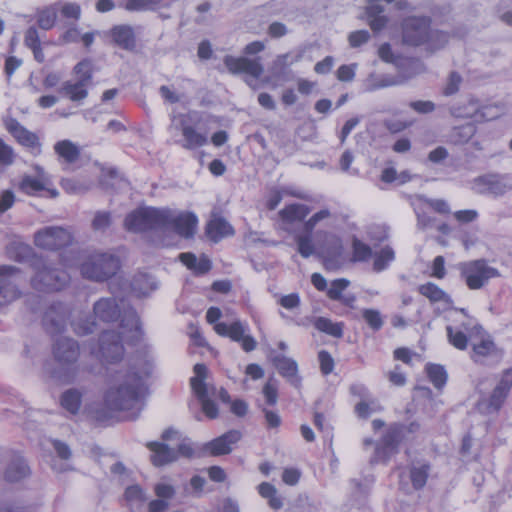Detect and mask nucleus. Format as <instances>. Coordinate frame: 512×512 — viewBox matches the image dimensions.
<instances>
[{"instance_id":"obj_1","label":"nucleus","mask_w":512,"mask_h":512,"mask_svg":"<svg viewBox=\"0 0 512 512\" xmlns=\"http://www.w3.org/2000/svg\"><path fill=\"white\" fill-rule=\"evenodd\" d=\"M152 372L153 363L149 359H133L125 370L116 373L115 383L104 396L105 407L113 412H125L127 419H136L143 408L147 379Z\"/></svg>"},{"instance_id":"obj_2","label":"nucleus","mask_w":512,"mask_h":512,"mask_svg":"<svg viewBox=\"0 0 512 512\" xmlns=\"http://www.w3.org/2000/svg\"><path fill=\"white\" fill-rule=\"evenodd\" d=\"M215 117L200 111L172 113L168 132L175 144L186 150H196L209 143L211 125Z\"/></svg>"},{"instance_id":"obj_3","label":"nucleus","mask_w":512,"mask_h":512,"mask_svg":"<svg viewBox=\"0 0 512 512\" xmlns=\"http://www.w3.org/2000/svg\"><path fill=\"white\" fill-rule=\"evenodd\" d=\"M120 327L122 329L121 335L111 330L102 332L98 348H92L91 354L101 357L107 363L120 361L124 355L122 341L135 343L142 336L139 317L135 310L125 313Z\"/></svg>"},{"instance_id":"obj_4","label":"nucleus","mask_w":512,"mask_h":512,"mask_svg":"<svg viewBox=\"0 0 512 512\" xmlns=\"http://www.w3.org/2000/svg\"><path fill=\"white\" fill-rule=\"evenodd\" d=\"M402 38L411 46L426 45L430 51L442 48L448 42V35L442 31L430 29L427 17H409L402 23Z\"/></svg>"},{"instance_id":"obj_5","label":"nucleus","mask_w":512,"mask_h":512,"mask_svg":"<svg viewBox=\"0 0 512 512\" xmlns=\"http://www.w3.org/2000/svg\"><path fill=\"white\" fill-rule=\"evenodd\" d=\"M221 316L222 312L218 307H210L206 313V320L209 324H214V330L218 335L228 337L232 341L239 343L245 352L253 351L257 346V342L249 334L248 324L240 320H235L229 324L218 322Z\"/></svg>"},{"instance_id":"obj_6","label":"nucleus","mask_w":512,"mask_h":512,"mask_svg":"<svg viewBox=\"0 0 512 512\" xmlns=\"http://www.w3.org/2000/svg\"><path fill=\"white\" fill-rule=\"evenodd\" d=\"M118 256L108 252L90 254L81 264L80 271L84 278L102 282L114 276L120 269Z\"/></svg>"},{"instance_id":"obj_7","label":"nucleus","mask_w":512,"mask_h":512,"mask_svg":"<svg viewBox=\"0 0 512 512\" xmlns=\"http://www.w3.org/2000/svg\"><path fill=\"white\" fill-rule=\"evenodd\" d=\"M170 210L152 207L138 208L129 213L124 220V227L130 232H143L167 228Z\"/></svg>"},{"instance_id":"obj_8","label":"nucleus","mask_w":512,"mask_h":512,"mask_svg":"<svg viewBox=\"0 0 512 512\" xmlns=\"http://www.w3.org/2000/svg\"><path fill=\"white\" fill-rule=\"evenodd\" d=\"M35 275L31 279L34 289L43 292L58 291L69 282V275L66 271L53 268L43 259L33 261Z\"/></svg>"},{"instance_id":"obj_9","label":"nucleus","mask_w":512,"mask_h":512,"mask_svg":"<svg viewBox=\"0 0 512 512\" xmlns=\"http://www.w3.org/2000/svg\"><path fill=\"white\" fill-rule=\"evenodd\" d=\"M459 271L461 278L471 290L481 289L490 279L500 277L498 269L490 266L484 259L460 263Z\"/></svg>"},{"instance_id":"obj_10","label":"nucleus","mask_w":512,"mask_h":512,"mask_svg":"<svg viewBox=\"0 0 512 512\" xmlns=\"http://www.w3.org/2000/svg\"><path fill=\"white\" fill-rule=\"evenodd\" d=\"M35 175H23L16 185L21 193L27 196H39L41 192H46L51 198H56L59 193L52 187V181L49 174L39 165H34Z\"/></svg>"},{"instance_id":"obj_11","label":"nucleus","mask_w":512,"mask_h":512,"mask_svg":"<svg viewBox=\"0 0 512 512\" xmlns=\"http://www.w3.org/2000/svg\"><path fill=\"white\" fill-rule=\"evenodd\" d=\"M194 376L190 379L191 388L201 404V409L206 417L215 419L219 415L217 404L210 398V389L205 383L207 367L198 363L194 366Z\"/></svg>"},{"instance_id":"obj_12","label":"nucleus","mask_w":512,"mask_h":512,"mask_svg":"<svg viewBox=\"0 0 512 512\" xmlns=\"http://www.w3.org/2000/svg\"><path fill=\"white\" fill-rule=\"evenodd\" d=\"M24 281V274L18 267L0 266V306L7 305L21 296L20 285Z\"/></svg>"},{"instance_id":"obj_13","label":"nucleus","mask_w":512,"mask_h":512,"mask_svg":"<svg viewBox=\"0 0 512 512\" xmlns=\"http://www.w3.org/2000/svg\"><path fill=\"white\" fill-rule=\"evenodd\" d=\"M512 388V369H506L488 398L478 401V410L485 415L496 414L503 406Z\"/></svg>"},{"instance_id":"obj_14","label":"nucleus","mask_w":512,"mask_h":512,"mask_svg":"<svg viewBox=\"0 0 512 512\" xmlns=\"http://www.w3.org/2000/svg\"><path fill=\"white\" fill-rule=\"evenodd\" d=\"M71 232L61 226H47L34 234L37 247L46 250H59L72 243Z\"/></svg>"},{"instance_id":"obj_15","label":"nucleus","mask_w":512,"mask_h":512,"mask_svg":"<svg viewBox=\"0 0 512 512\" xmlns=\"http://www.w3.org/2000/svg\"><path fill=\"white\" fill-rule=\"evenodd\" d=\"M133 310L125 308L124 300L117 296L103 297L93 305V313L102 322H114L123 319L126 312Z\"/></svg>"},{"instance_id":"obj_16","label":"nucleus","mask_w":512,"mask_h":512,"mask_svg":"<svg viewBox=\"0 0 512 512\" xmlns=\"http://www.w3.org/2000/svg\"><path fill=\"white\" fill-rule=\"evenodd\" d=\"M224 64L229 70V72L233 74L237 73H246L253 79H247L246 83L252 87L256 88L255 81L262 75L264 68L260 62V58L249 59L246 57H233L227 55L224 58Z\"/></svg>"},{"instance_id":"obj_17","label":"nucleus","mask_w":512,"mask_h":512,"mask_svg":"<svg viewBox=\"0 0 512 512\" xmlns=\"http://www.w3.org/2000/svg\"><path fill=\"white\" fill-rule=\"evenodd\" d=\"M402 439V425L394 423L386 430L381 441L376 445L374 462H385L393 454L397 453Z\"/></svg>"},{"instance_id":"obj_18","label":"nucleus","mask_w":512,"mask_h":512,"mask_svg":"<svg viewBox=\"0 0 512 512\" xmlns=\"http://www.w3.org/2000/svg\"><path fill=\"white\" fill-rule=\"evenodd\" d=\"M450 113L457 118H471L477 122L487 121L496 118L492 113V107L480 106L479 101L470 98L466 102L458 103L450 107Z\"/></svg>"},{"instance_id":"obj_19","label":"nucleus","mask_w":512,"mask_h":512,"mask_svg":"<svg viewBox=\"0 0 512 512\" xmlns=\"http://www.w3.org/2000/svg\"><path fill=\"white\" fill-rule=\"evenodd\" d=\"M471 189L477 194L501 196L511 189V185L503 175L485 174L473 179Z\"/></svg>"},{"instance_id":"obj_20","label":"nucleus","mask_w":512,"mask_h":512,"mask_svg":"<svg viewBox=\"0 0 512 512\" xmlns=\"http://www.w3.org/2000/svg\"><path fill=\"white\" fill-rule=\"evenodd\" d=\"M70 313L69 307L63 303L51 304L43 316L45 330L52 335L63 332L67 326V319Z\"/></svg>"},{"instance_id":"obj_21","label":"nucleus","mask_w":512,"mask_h":512,"mask_svg":"<svg viewBox=\"0 0 512 512\" xmlns=\"http://www.w3.org/2000/svg\"><path fill=\"white\" fill-rule=\"evenodd\" d=\"M79 354V345L72 338L61 337L53 345V356L56 362L63 367L75 364Z\"/></svg>"},{"instance_id":"obj_22","label":"nucleus","mask_w":512,"mask_h":512,"mask_svg":"<svg viewBox=\"0 0 512 512\" xmlns=\"http://www.w3.org/2000/svg\"><path fill=\"white\" fill-rule=\"evenodd\" d=\"M242 434L238 430H230L204 445V450L212 456L229 454L233 445L240 441Z\"/></svg>"},{"instance_id":"obj_23","label":"nucleus","mask_w":512,"mask_h":512,"mask_svg":"<svg viewBox=\"0 0 512 512\" xmlns=\"http://www.w3.org/2000/svg\"><path fill=\"white\" fill-rule=\"evenodd\" d=\"M91 81V75L86 72L84 78H79L76 82L65 81L59 88V93L72 102H82L88 96L87 86Z\"/></svg>"},{"instance_id":"obj_24","label":"nucleus","mask_w":512,"mask_h":512,"mask_svg":"<svg viewBox=\"0 0 512 512\" xmlns=\"http://www.w3.org/2000/svg\"><path fill=\"white\" fill-rule=\"evenodd\" d=\"M197 226V217L193 213H180L174 216L170 212V219L167 227H172L177 234L190 238L194 235Z\"/></svg>"},{"instance_id":"obj_25","label":"nucleus","mask_w":512,"mask_h":512,"mask_svg":"<svg viewBox=\"0 0 512 512\" xmlns=\"http://www.w3.org/2000/svg\"><path fill=\"white\" fill-rule=\"evenodd\" d=\"M6 128L19 144L39 152L40 144L36 134L27 130L16 119H10L6 123Z\"/></svg>"},{"instance_id":"obj_26","label":"nucleus","mask_w":512,"mask_h":512,"mask_svg":"<svg viewBox=\"0 0 512 512\" xmlns=\"http://www.w3.org/2000/svg\"><path fill=\"white\" fill-rule=\"evenodd\" d=\"M154 493L157 499L148 503V512H165L169 507V500L175 496L176 490L172 485L160 482L154 486Z\"/></svg>"},{"instance_id":"obj_27","label":"nucleus","mask_w":512,"mask_h":512,"mask_svg":"<svg viewBox=\"0 0 512 512\" xmlns=\"http://www.w3.org/2000/svg\"><path fill=\"white\" fill-rule=\"evenodd\" d=\"M147 448L152 452L151 461L155 466H163L177 460V452L167 444L160 442H149Z\"/></svg>"},{"instance_id":"obj_28","label":"nucleus","mask_w":512,"mask_h":512,"mask_svg":"<svg viewBox=\"0 0 512 512\" xmlns=\"http://www.w3.org/2000/svg\"><path fill=\"white\" fill-rule=\"evenodd\" d=\"M132 293L137 297L147 296L158 288L155 278L145 272L135 274L130 282Z\"/></svg>"},{"instance_id":"obj_29","label":"nucleus","mask_w":512,"mask_h":512,"mask_svg":"<svg viewBox=\"0 0 512 512\" xmlns=\"http://www.w3.org/2000/svg\"><path fill=\"white\" fill-rule=\"evenodd\" d=\"M310 213V208L305 204L293 203L279 211V217L284 225L303 221Z\"/></svg>"},{"instance_id":"obj_30","label":"nucleus","mask_w":512,"mask_h":512,"mask_svg":"<svg viewBox=\"0 0 512 512\" xmlns=\"http://www.w3.org/2000/svg\"><path fill=\"white\" fill-rule=\"evenodd\" d=\"M367 18L371 29L375 32L382 30L387 24V17L382 15L384 7L380 4V0H367Z\"/></svg>"},{"instance_id":"obj_31","label":"nucleus","mask_w":512,"mask_h":512,"mask_svg":"<svg viewBox=\"0 0 512 512\" xmlns=\"http://www.w3.org/2000/svg\"><path fill=\"white\" fill-rule=\"evenodd\" d=\"M470 322H462L460 326L446 327L448 342L456 349L465 350L468 345L466 332L470 330Z\"/></svg>"},{"instance_id":"obj_32","label":"nucleus","mask_w":512,"mask_h":512,"mask_svg":"<svg viewBox=\"0 0 512 512\" xmlns=\"http://www.w3.org/2000/svg\"><path fill=\"white\" fill-rule=\"evenodd\" d=\"M206 233L214 242L234 234L233 227L222 217H213L207 224Z\"/></svg>"},{"instance_id":"obj_33","label":"nucleus","mask_w":512,"mask_h":512,"mask_svg":"<svg viewBox=\"0 0 512 512\" xmlns=\"http://www.w3.org/2000/svg\"><path fill=\"white\" fill-rule=\"evenodd\" d=\"M30 474V469L26 461L20 457H15L8 465L5 471V479L8 482H18Z\"/></svg>"},{"instance_id":"obj_34","label":"nucleus","mask_w":512,"mask_h":512,"mask_svg":"<svg viewBox=\"0 0 512 512\" xmlns=\"http://www.w3.org/2000/svg\"><path fill=\"white\" fill-rule=\"evenodd\" d=\"M401 83L397 77L371 73L364 82L365 91L372 92L378 89L396 86Z\"/></svg>"},{"instance_id":"obj_35","label":"nucleus","mask_w":512,"mask_h":512,"mask_svg":"<svg viewBox=\"0 0 512 512\" xmlns=\"http://www.w3.org/2000/svg\"><path fill=\"white\" fill-rule=\"evenodd\" d=\"M82 394L78 389L71 388L63 392L60 398V404L70 414L75 415L81 406Z\"/></svg>"},{"instance_id":"obj_36","label":"nucleus","mask_w":512,"mask_h":512,"mask_svg":"<svg viewBox=\"0 0 512 512\" xmlns=\"http://www.w3.org/2000/svg\"><path fill=\"white\" fill-rule=\"evenodd\" d=\"M112 37L117 45L124 49H131L135 45L133 29L126 25L116 26L112 29Z\"/></svg>"},{"instance_id":"obj_37","label":"nucleus","mask_w":512,"mask_h":512,"mask_svg":"<svg viewBox=\"0 0 512 512\" xmlns=\"http://www.w3.org/2000/svg\"><path fill=\"white\" fill-rule=\"evenodd\" d=\"M418 291L431 302H444L447 304L452 302L450 296L432 282L420 285Z\"/></svg>"},{"instance_id":"obj_38","label":"nucleus","mask_w":512,"mask_h":512,"mask_svg":"<svg viewBox=\"0 0 512 512\" xmlns=\"http://www.w3.org/2000/svg\"><path fill=\"white\" fill-rule=\"evenodd\" d=\"M55 152L67 163L75 162L80 156V150L70 140H61L54 145Z\"/></svg>"},{"instance_id":"obj_39","label":"nucleus","mask_w":512,"mask_h":512,"mask_svg":"<svg viewBox=\"0 0 512 512\" xmlns=\"http://www.w3.org/2000/svg\"><path fill=\"white\" fill-rule=\"evenodd\" d=\"M314 326L317 330L335 338H341L343 336L344 324L342 322H332L328 318L317 317L314 321Z\"/></svg>"},{"instance_id":"obj_40","label":"nucleus","mask_w":512,"mask_h":512,"mask_svg":"<svg viewBox=\"0 0 512 512\" xmlns=\"http://www.w3.org/2000/svg\"><path fill=\"white\" fill-rule=\"evenodd\" d=\"M430 472V465L422 463L413 465L410 469V479L414 489L419 490L423 488L427 482Z\"/></svg>"},{"instance_id":"obj_41","label":"nucleus","mask_w":512,"mask_h":512,"mask_svg":"<svg viewBox=\"0 0 512 512\" xmlns=\"http://www.w3.org/2000/svg\"><path fill=\"white\" fill-rule=\"evenodd\" d=\"M36 17L39 27L43 30H49L55 25L57 18V8L55 5H50L39 9L37 11Z\"/></svg>"},{"instance_id":"obj_42","label":"nucleus","mask_w":512,"mask_h":512,"mask_svg":"<svg viewBox=\"0 0 512 512\" xmlns=\"http://www.w3.org/2000/svg\"><path fill=\"white\" fill-rule=\"evenodd\" d=\"M295 241L297 244V250L299 254L308 258L315 253V245L312 239V232H305L303 234H299L295 237Z\"/></svg>"},{"instance_id":"obj_43","label":"nucleus","mask_w":512,"mask_h":512,"mask_svg":"<svg viewBox=\"0 0 512 512\" xmlns=\"http://www.w3.org/2000/svg\"><path fill=\"white\" fill-rule=\"evenodd\" d=\"M96 326L97 324L94 320H90L84 315H79L71 321L73 331L79 336L93 333L96 330Z\"/></svg>"},{"instance_id":"obj_44","label":"nucleus","mask_w":512,"mask_h":512,"mask_svg":"<svg viewBox=\"0 0 512 512\" xmlns=\"http://www.w3.org/2000/svg\"><path fill=\"white\" fill-rule=\"evenodd\" d=\"M426 373L435 388L441 389L447 382V373L443 366L438 364H427Z\"/></svg>"},{"instance_id":"obj_45","label":"nucleus","mask_w":512,"mask_h":512,"mask_svg":"<svg viewBox=\"0 0 512 512\" xmlns=\"http://www.w3.org/2000/svg\"><path fill=\"white\" fill-rule=\"evenodd\" d=\"M372 257V249L369 245L365 244L357 238L352 241V261L353 262H366Z\"/></svg>"},{"instance_id":"obj_46","label":"nucleus","mask_w":512,"mask_h":512,"mask_svg":"<svg viewBox=\"0 0 512 512\" xmlns=\"http://www.w3.org/2000/svg\"><path fill=\"white\" fill-rule=\"evenodd\" d=\"M275 366L279 373L287 378H293L297 374V364L294 360L285 356L275 358Z\"/></svg>"},{"instance_id":"obj_47","label":"nucleus","mask_w":512,"mask_h":512,"mask_svg":"<svg viewBox=\"0 0 512 512\" xmlns=\"http://www.w3.org/2000/svg\"><path fill=\"white\" fill-rule=\"evenodd\" d=\"M394 259V251L390 247H384L379 254L375 256L373 270L381 272L388 267V264Z\"/></svg>"},{"instance_id":"obj_48","label":"nucleus","mask_w":512,"mask_h":512,"mask_svg":"<svg viewBox=\"0 0 512 512\" xmlns=\"http://www.w3.org/2000/svg\"><path fill=\"white\" fill-rule=\"evenodd\" d=\"M362 317L374 331L380 330L383 326L384 322L381 313L376 309H364L362 311Z\"/></svg>"},{"instance_id":"obj_49","label":"nucleus","mask_w":512,"mask_h":512,"mask_svg":"<svg viewBox=\"0 0 512 512\" xmlns=\"http://www.w3.org/2000/svg\"><path fill=\"white\" fill-rule=\"evenodd\" d=\"M125 500L130 504H140L146 501L147 497L139 485H131L126 488Z\"/></svg>"},{"instance_id":"obj_50","label":"nucleus","mask_w":512,"mask_h":512,"mask_svg":"<svg viewBox=\"0 0 512 512\" xmlns=\"http://www.w3.org/2000/svg\"><path fill=\"white\" fill-rule=\"evenodd\" d=\"M349 280L340 278L333 280L330 287L327 289V296L331 300H337L342 298L343 291L349 286Z\"/></svg>"},{"instance_id":"obj_51","label":"nucleus","mask_w":512,"mask_h":512,"mask_svg":"<svg viewBox=\"0 0 512 512\" xmlns=\"http://www.w3.org/2000/svg\"><path fill=\"white\" fill-rule=\"evenodd\" d=\"M474 133L475 127L470 124L455 128L452 134V141L455 144L466 143L474 135Z\"/></svg>"},{"instance_id":"obj_52","label":"nucleus","mask_w":512,"mask_h":512,"mask_svg":"<svg viewBox=\"0 0 512 512\" xmlns=\"http://www.w3.org/2000/svg\"><path fill=\"white\" fill-rule=\"evenodd\" d=\"M462 83V77L459 73L453 71L449 74L447 82L443 88V94L445 96H451L459 91Z\"/></svg>"},{"instance_id":"obj_53","label":"nucleus","mask_w":512,"mask_h":512,"mask_svg":"<svg viewBox=\"0 0 512 512\" xmlns=\"http://www.w3.org/2000/svg\"><path fill=\"white\" fill-rule=\"evenodd\" d=\"M495 351V344L490 339H483L480 343L473 346V359L478 361L476 357H485L491 355Z\"/></svg>"},{"instance_id":"obj_54","label":"nucleus","mask_w":512,"mask_h":512,"mask_svg":"<svg viewBox=\"0 0 512 512\" xmlns=\"http://www.w3.org/2000/svg\"><path fill=\"white\" fill-rule=\"evenodd\" d=\"M302 58V54L298 53L295 56H292L291 53H285L278 55L277 58L273 62L274 70H282L296 62H298Z\"/></svg>"},{"instance_id":"obj_55","label":"nucleus","mask_w":512,"mask_h":512,"mask_svg":"<svg viewBox=\"0 0 512 512\" xmlns=\"http://www.w3.org/2000/svg\"><path fill=\"white\" fill-rule=\"evenodd\" d=\"M331 216L329 209H321L304 222V231L313 232L316 225Z\"/></svg>"},{"instance_id":"obj_56","label":"nucleus","mask_w":512,"mask_h":512,"mask_svg":"<svg viewBox=\"0 0 512 512\" xmlns=\"http://www.w3.org/2000/svg\"><path fill=\"white\" fill-rule=\"evenodd\" d=\"M111 225V215L109 212H96L92 221V227L96 231H104Z\"/></svg>"},{"instance_id":"obj_57","label":"nucleus","mask_w":512,"mask_h":512,"mask_svg":"<svg viewBox=\"0 0 512 512\" xmlns=\"http://www.w3.org/2000/svg\"><path fill=\"white\" fill-rule=\"evenodd\" d=\"M14 151L0 138V166L7 167L14 162Z\"/></svg>"},{"instance_id":"obj_58","label":"nucleus","mask_w":512,"mask_h":512,"mask_svg":"<svg viewBox=\"0 0 512 512\" xmlns=\"http://www.w3.org/2000/svg\"><path fill=\"white\" fill-rule=\"evenodd\" d=\"M318 360H319V363H320L321 372L324 375H328V374H330L333 371L334 360L331 357V355L329 354V352H327L325 350H321L318 353Z\"/></svg>"},{"instance_id":"obj_59","label":"nucleus","mask_w":512,"mask_h":512,"mask_svg":"<svg viewBox=\"0 0 512 512\" xmlns=\"http://www.w3.org/2000/svg\"><path fill=\"white\" fill-rule=\"evenodd\" d=\"M263 394L268 405H275L278 399V389L276 383L271 380L268 381L263 387Z\"/></svg>"},{"instance_id":"obj_60","label":"nucleus","mask_w":512,"mask_h":512,"mask_svg":"<svg viewBox=\"0 0 512 512\" xmlns=\"http://www.w3.org/2000/svg\"><path fill=\"white\" fill-rule=\"evenodd\" d=\"M370 38V34L367 30H358L350 33L348 40L351 47H359L366 43Z\"/></svg>"},{"instance_id":"obj_61","label":"nucleus","mask_w":512,"mask_h":512,"mask_svg":"<svg viewBox=\"0 0 512 512\" xmlns=\"http://www.w3.org/2000/svg\"><path fill=\"white\" fill-rule=\"evenodd\" d=\"M15 194L12 190H3L0 192V213H4L15 203Z\"/></svg>"},{"instance_id":"obj_62","label":"nucleus","mask_w":512,"mask_h":512,"mask_svg":"<svg viewBox=\"0 0 512 512\" xmlns=\"http://www.w3.org/2000/svg\"><path fill=\"white\" fill-rule=\"evenodd\" d=\"M356 64L341 65L337 70V78L343 82L352 81L355 77Z\"/></svg>"},{"instance_id":"obj_63","label":"nucleus","mask_w":512,"mask_h":512,"mask_svg":"<svg viewBox=\"0 0 512 512\" xmlns=\"http://www.w3.org/2000/svg\"><path fill=\"white\" fill-rule=\"evenodd\" d=\"M24 44L30 49L41 45L39 34L35 27H29L25 32Z\"/></svg>"},{"instance_id":"obj_64","label":"nucleus","mask_w":512,"mask_h":512,"mask_svg":"<svg viewBox=\"0 0 512 512\" xmlns=\"http://www.w3.org/2000/svg\"><path fill=\"white\" fill-rule=\"evenodd\" d=\"M61 13L66 18H73L77 20L80 18L81 9L76 3H65L61 8Z\"/></svg>"}]
</instances>
